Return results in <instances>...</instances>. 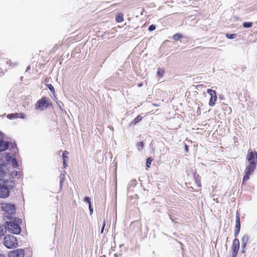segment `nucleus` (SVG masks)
<instances>
[{
  "label": "nucleus",
  "mask_w": 257,
  "mask_h": 257,
  "mask_svg": "<svg viewBox=\"0 0 257 257\" xmlns=\"http://www.w3.org/2000/svg\"><path fill=\"white\" fill-rule=\"evenodd\" d=\"M15 159L7 153H3L0 159V198H5L9 196L10 190L14 187V179L21 176L20 171L12 170L18 167Z\"/></svg>",
  "instance_id": "1"
},
{
  "label": "nucleus",
  "mask_w": 257,
  "mask_h": 257,
  "mask_svg": "<svg viewBox=\"0 0 257 257\" xmlns=\"http://www.w3.org/2000/svg\"><path fill=\"white\" fill-rule=\"evenodd\" d=\"M246 159L248 162L244 171V176L243 178V183L249 179V176L256 169L257 165V153L249 149L246 155Z\"/></svg>",
  "instance_id": "2"
},
{
  "label": "nucleus",
  "mask_w": 257,
  "mask_h": 257,
  "mask_svg": "<svg viewBox=\"0 0 257 257\" xmlns=\"http://www.w3.org/2000/svg\"><path fill=\"white\" fill-rule=\"evenodd\" d=\"M9 219L10 220L6 222V226H4L6 227V230H7L9 232L13 234H20L21 232V228L20 226V224L22 222L21 219L15 217Z\"/></svg>",
  "instance_id": "3"
},
{
  "label": "nucleus",
  "mask_w": 257,
  "mask_h": 257,
  "mask_svg": "<svg viewBox=\"0 0 257 257\" xmlns=\"http://www.w3.org/2000/svg\"><path fill=\"white\" fill-rule=\"evenodd\" d=\"M4 244L8 248H15L18 245V240L14 235L7 234L4 239Z\"/></svg>",
  "instance_id": "4"
},
{
  "label": "nucleus",
  "mask_w": 257,
  "mask_h": 257,
  "mask_svg": "<svg viewBox=\"0 0 257 257\" xmlns=\"http://www.w3.org/2000/svg\"><path fill=\"white\" fill-rule=\"evenodd\" d=\"M2 208L3 210L8 214L7 216L5 215L6 217L8 218L13 217L12 215L15 214L16 211L14 204L8 203H2Z\"/></svg>",
  "instance_id": "5"
},
{
  "label": "nucleus",
  "mask_w": 257,
  "mask_h": 257,
  "mask_svg": "<svg viewBox=\"0 0 257 257\" xmlns=\"http://www.w3.org/2000/svg\"><path fill=\"white\" fill-rule=\"evenodd\" d=\"M49 105V102L46 97H42L38 100L36 105V109L43 110L47 108Z\"/></svg>",
  "instance_id": "6"
},
{
  "label": "nucleus",
  "mask_w": 257,
  "mask_h": 257,
  "mask_svg": "<svg viewBox=\"0 0 257 257\" xmlns=\"http://www.w3.org/2000/svg\"><path fill=\"white\" fill-rule=\"evenodd\" d=\"M24 250L22 249H17L11 251L9 253V257H24Z\"/></svg>",
  "instance_id": "7"
},
{
  "label": "nucleus",
  "mask_w": 257,
  "mask_h": 257,
  "mask_svg": "<svg viewBox=\"0 0 257 257\" xmlns=\"http://www.w3.org/2000/svg\"><path fill=\"white\" fill-rule=\"evenodd\" d=\"M9 148V142L4 141L3 140H0V152L5 151Z\"/></svg>",
  "instance_id": "8"
},
{
  "label": "nucleus",
  "mask_w": 257,
  "mask_h": 257,
  "mask_svg": "<svg viewBox=\"0 0 257 257\" xmlns=\"http://www.w3.org/2000/svg\"><path fill=\"white\" fill-rule=\"evenodd\" d=\"M239 248V240L237 238H235L233 241L232 249L233 250L238 251Z\"/></svg>",
  "instance_id": "9"
},
{
  "label": "nucleus",
  "mask_w": 257,
  "mask_h": 257,
  "mask_svg": "<svg viewBox=\"0 0 257 257\" xmlns=\"http://www.w3.org/2000/svg\"><path fill=\"white\" fill-rule=\"evenodd\" d=\"M240 223L239 220V215L237 213L236 216V221H235V229H240Z\"/></svg>",
  "instance_id": "10"
},
{
  "label": "nucleus",
  "mask_w": 257,
  "mask_h": 257,
  "mask_svg": "<svg viewBox=\"0 0 257 257\" xmlns=\"http://www.w3.org/2000/svg\"><path fill=\"white\" fill-rule=\"evenodd\" d=\"M248 239V235L244 234L241 239V242L243 245V247H245Z\"/></svg>",
  "instance_id": "11"
},
{
  "label": "nucleus",
  "mask_w": 257,
  "mask_h": 257,
  "mask_svg": "<svg viewBox=\"0 0 257 257\" xmlns=\"http://www.w3.org/2000/svg\"><path fill=\"white\" fill-rule=\"evenodd\" d=\"M143 118V117L140 115H139L138 116H137L131 122V124H136V123L139 122L140 121H141L142 120Z\"/></svg>",
  "instance_id": "12"
},
{
  "label": "nucleus",
  "mask_w": 257,
  "mask_h": 257,
  "mask_svg": "<svg viewBox=\"0 0 257 257\" xmlns=\"http://www.w3.org/2000/svg\"><path fill=\"white\" fill-rule=\"evenodd\" d=\"M217 100V95H214L213 97L210 98L209 104L211 106L215 105V102Z\"/></svg>",
  "instance_id": "13"
},
{
  "label": "nucleus",
  "mask_w": 257,
  "mask_h": 257,
  "mask_svg": "<svg viewBox=\"0 0 257 257\" xmlns=\"http://www.w3.org/2000/svg\"><path fill=\"white\" fill-rule=\"evenodd\" d=\"M18 113H14L11 114H9L7 115V117L10 119H14L16 118H18Z\"/></svg>",
  "instance_id": "14"
},
{
  "label": "nucleus",
  "mask_w": 257,
  "mask_h": 257,
  "mask_svg": "<svg viewBox=\"0 0 257 257\" xmlns=\"http://www.w3.org/2000/svg\"><path fill=\"white\" fill-rule=\"evenodd\" d=\"M6 233V227L4 226H0V240Z\"/></svg>",
  "instance_id": "15"
},
{
  "label": "nucleus",
  "mask_w": 257,
  "mask_h": 257,
  "mask_svg": "<svg viewBox=\"0 0 257 257\" xmlns=\"http://www.w3.org/2000/svg\"><path fill=\"white\" fill-rule=\"evenodd\" d=\"M65 172H64V173H61V174L60 175V185L61 187L62 186V184L65 179Z\"/></svg>",
  "instance_id": "16"
},
{
  "label": "nucleus",
  "mask_w": 257,
  "mask_h": 257,
  "mask_svg": "<svg viewBox=\"0 0 257 257\" xmlns=\"http://www.w3.org/2000/svg\"><path fill=\"white\" fill-rule=\"evenodd\" d=\"M207 92L210 96V98L213 97L214 95H216V93L215 90H212L211 89H207Z\"/></svg>",
  "instance_id": "17"
},
{
  "label": "nucleus",
  "mask_w": 257,
  "mask_h": 257,
  "mask_svg": "<svg viewBox=\"0 0 257 257\" xmlns=\"http://www.w3.org/2000/svg\"><path fill=\"white\" fill-rule=\"evenodd\" d=\"M116 21L118 23H120L123 21V17L122 14H119L118 16L116 17L115 18Z\"/></svg>",
  "instance_id": "18"
},
{
  "label": "nucleus",
  "mask_w": 257,
  "mask_h": 257,
  "mask_svg": "<svg viewBox=\"0 0 257 257\" xmlns=\"http://www.w3.org/2000/svg\"><path fill=\"white\" fill-rule=\"evenodd\" d=\"M7 64L12 67H15L18 65V63L17 62H12L11 60H8L7 62Z\"/></svg>",
  "instance_id": "19"
},
{
  "label": "nucleus",
  "mask_w": 257,
  "mask_h": 257,
  "mask_svg": "<svg viewBox=\"0 0 257 257\" xmlns=\"http://www.w3.org/2000/svg\"><path fill=\"white\" fill-rule=\"evenodd\" d=\"M252 23L251 22H244L242 24L244 28H247L251 27L252 26Z\"/></svg>",
  "instance_id": "20"
},
{
  "label": "nucleus",
  "mask_w": 257,
  "mask_h": 257,
  "mask_svg": "<svg viewBox=\"0 0 257 257\" xmlns=\"http://www.w3.org/2000/svg\"><path fill=\"white\" fill-rule=\"evenodd\" d=\"M164 73V70L163 68H159L158 69L157 74L159 76L162 77Z\"/></svg>",
  "instance_id": "21"
},
{
  "label": "nucleus",
  "mask_w": 257,
  "mask_h": 257,
  "mask_svg": "<svg viewBox=\"0 0 257 257\" xmlns=\"http://www.w3.org/2000/svg\"><path fill=\"white\" fill-rule=\"evenodd\" d=\"M144 147V143L143 142H140L138 143L137 145V148L139 151L143 149Z\"/></svg>",
  "instance_id": "22"
},
{
  "label": "nucleus",
  "mask_w": 257,
  "mask_h": 257,
  "mask_svg": "<svg viewBox=\"0 0 257 257\" xmlns=\"http://www.w3.org/2000/svg\"><path fill=\"white\" fill-rule=\"evenodd\" d=\"M182 37V36L180 34H176L173 36V39L176 41L179 40Z\"/></svg>",
  "instance_id": "23"
},
{
  "label": "nucleus",
  "mask_w": 257,
  "mask_h": 257,
  "mask_svg": "<svg viewBox=\"0 0 257 257\" xmlns=\"http://www.w3.org/2000/svg\"><path fill=\"white\" fill-rule=\"evenodd\" d=\"M235 36H236V34H226V37L227 38L230 39H234L235 38Z\"/></svg>",
  "instance_id": "24"
},
{
  "label": "nucleus",
  "mask_w": 257,
  "mask_h": 257,
  "mask_svg": "<svg viewBox=\"0 0 257 257\" xmlns=\"http://www.w3.org/2000/svg\"><path fill=\"white\" fill-rule=\"evenodd\" d=\"M152 161H153V159H152L151 158H148L147 159L146 166L147 167L149 168L150 167V165L151 164Z\"/></svg>",
  "instance_id": "25"
},
{
  "label": "nucleus",
  "mask_w": 257,
  "mask_h": 257,
  "mask_svg": "<svg viewBox=\"0 0 257 257\" xmlns=\"http://www.w3.org/2000/svg\"><path fill=\"white\" fill-rule=\"evenodd\" d=\"M69 154V153L68 151H65L63 153V155H62V158H63V161H65V159L67 158V155Z\"/></svg>",
  "instance_id": "26"
},
{
  "label": "nucleus",
  "mask_w": 257,
  "mask_h": 257,
  "mask_svg": "<svg viewBox=\"0 0 257 257\" xmlns=\"http://www.w3.org/2000/svg\"><path fill=\"white\" fill-rule=\"evenodd\" d=\"M156 29V26L155 25H151L149 27V31L151 32V31H153L154 30H155Z\"/></svg>",
  "instance_id": "27"
},
{
  "label": "nucleus",
  "mask_w": 257,
  "mask_h": 257,
  "mask_svg": "<svg viewBox=\"0 0 257 257\" xmlns=\"http://www.w3.org/2000/svg\"><path fill=\"white\" fill-rule=\"evenodd\" d=\"M84 202H87L88 203H89V205L90 204H91V202H90V198L88 197H85L84 198Z\"/></svg>",
  "instance_id": "28"
},
{
  "label": "nucleus",
  "mask_w": 257,
  "mask_h": 257,
  "mask_svg": "<svg viewBox=\"0 0 257 257\" xmlns=\"http://www.w3.org/2000/svg\"><path fill=\"white\" fill-rule=\"evenodd\" d=\"M18 118H25V115L22 113H18Z\"/></svg>",
  "instance_id": "29"
},
{
  "label": "nucleus",
  "mask_w": 257,
  "mask_h": 257,
  "mask_svg": "<svg viewBox=\"0 0 257 257\" xmlns=\"http://www.w3.org/2000/svg\"><path fill=\"white\" fill-rule=\"evenodd\" d=\"M237 252H238V251L232 250V253H231V257H236V255H237Z\"/></svg>",
  "instance_id": "30"
},
{
  "label": "nucleus",
  "mask_w": 257,
  "mask_h": 257,
  "mask_svg": "<svg viewBox=\"0 0 257 257\" xmlns=\"http://www.w3.org/2000/svg\"><path fill=\"white\" fill-rule=\"evenodd\" d=\"M239 231H240V229H235V231H234V236H236L239 234Z\"/></svg>",
  "instance_id": "31"
},
{
  "label": "nucleus",
  "mask_w": 257,
  "mask_h": 257,
  "mask_svg": "<svg viewBox=\"0 0 257 257\" xmlns=\"http://www.w3.org/2000/svg\"><path fill=\"white\" fill-rule=\"evenodd\" d=\"M89 211H90V215H91L93 213V209L91 207V204H90L89 205Z\"/></svg>",
  "instance_id": "32"
},
{
  "label": "nucleus",
  "mask_w": 257,
  "mask_h": 257,
  "mask_svg": "<svg viewBox=\"0 0 257 257\" xmlns=\"http://www.w3.org/2000/svg\"><path fill=\"white\" fill-rule=\"evenodd\" d=\"M105 225V220H104L103 223V226H102V229L100 231L101 233H103Z\"/></svg>",
  "instance_id": "33"
},
{
  "label": "nucleus",
  "mask_w": 257,
  "mask_h": 257,
  "mask_svg": "<svg viewBox=\"0 0 257 257\" xmlns=\"http://www.w3.org/2000/svg\"><path fill=\"white\" fill-rule=\"evenodd\" d=\"M4 138V134L0 132V140H2Z\"/></svg>",
  "instance_id": "34"
},
{
  "label": "nucleus",
  "mask_w": 257,
  "mask_h": 257,
  "mask_svg": "<svg viewBox=\"0 0 257 257\" xmlns=\"http://www.w3.org/2000/svg\"><path fill=\"white\" fill-rule=\"evenodd\" d=\"M63 166L64 168H66V167L67 166V165L66 164L65 161H63Z\"/></svg>",
  "instance_id": "35"
},
{
  "label": "nucleus",
  "mask_w": 257,
  "mask_h": 257,
  "mask_svg": "<svg viewBox=\"0 0 257 257\" xmlns=\"http://www.w3.org/2000/svg\"><path fill=\"white\" fill-rule=\"evenodd\" d=\"M185 151H186V152H188V146H187L186 145H185Z\"/></svg>",
  "instance_id": "36"
},
{
  "label": "nucleus",
  "mask_w": 257,
  "mask_h": 257,
  "mask_svg": "<svg viewBox=\"0 0 257 257\" xmlns=\"http://www.w3.org/2000/svg\"><path fill=\"white\" fill-rule=\"evenodd\" d=\"M49 88L51 90H52V89H54V87L51 85H50Z\"/></svg>",
  "instance_id": "37"
},
{
  "label": "nucleus",
  "mask_w": 257,
  "mask_h": 257,
  "mask_svg": "<svg viewBox=\"0 0 257 257\" xmlns=\"http://www.w3.org/2000/svg\"><path fill=\"white\" fill-rule=\"evenodd\" d=\"M0 257H5V256L4 254L0 253Z\"/></svg>",
  "instance_id": "38"
},
{
  "label": "nucleus",
  "mask_w": 257,
  "mask_h": 257,
  "mask_svg": "<svg viewBox=\"0 0 257 257\" xmlns=\"http://www.w3.org/2000/svg\"><path fill=\"white\" fill-rule=\"evenodd\" d=\"M29 69H30V66H28V68H27V71H28Z\"/></svg>",
  "instance_id": "39"
},
{
  "label": "nucleus",
  "mask_w": 257,
  "mask_h": 257,
  "mask_svg": "<svg viewBox=\"0 0 257 257\" xmlns=\"http://www.w3.org/2000/svg\"><path fill=\"white\" fill-rule=\"evenodd\" d=\"M142 86V84H139V87H141V86Z\"/></svg>",
  "instance_id": "40"
},
{
  "label": "nucleus",
  "mask_w": 257,
  "mask_h": 257,
  "mask_svg": "<svg viewBox=\"0 0 257 257\" xmlns=\"http://www.w3.org/2000/svg\"><path fill=\"white\" fill-rule=\"evenodd\" d=\"M154 105L156 106H158V105H157L156 104H154Z\"/></svg>",
  "instance_id": "41"
}]
</instances>
